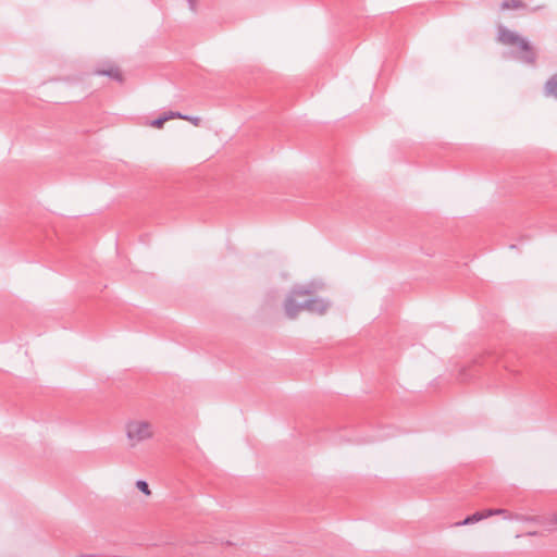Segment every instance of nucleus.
Wrapping results in <instances>:
<instances>
[{
	"label": "nucleus",
	"mask_w": 557,
	"mask_h": 557,
	"mask_svg": "<svg viewBox=\"0 0 557 557\" xmlns=\"http://www.w3.org/2000/svg\"><path fill=\"white\" fill-rule=\"evenodd\" d=\"M545 96L557 98V75L550 77L544 87Z\"/></svg>",
	"instance_id": "423d86ee"
},
{
	"label": "nucleus",
	"mask_w": 557,
	"mask_h": 557,
	"mask_svg": "<svg viewBox=\"0 0 557 557\" xmlns=\"http://www.w3.org/2000/svg\"><path fill=\"white\" fill-rule=\"evenodd\" d=\"M177 119H182V120H186V121H189L191 122L194 125H198L199 122H200V117L198 116H190V115H185V114H182L181 113V116H176Z\"/></svg>",
	"instance_id": "f8f14e48"
},
{
	"label": "nucleus",
	"mask_w": 557,
	"mask_h": 557,
	"mask_svg": "<svg viewBox=\"0 0 557 557\" xmlns=\"http://www.w3.org/2000/svg\"><path fill=\"white\" fill-rule=\"evenodd\" d=\"M187 1H188L189 9L191 11H195L196 10V0H187Z\"/></svg>",
	"instance_id": "ddd939ff"
},
{
	"label": "nucleus",
	"mask_w": 557,
	"mask_h": 557,
	"mask_svg": "<svg viewBox=\"0 0 557 557\" xmlns=\"http://www.w3.org/2000/svg\"><path fill=\"white\" fill-rule=\"evenodd\" d=\"M483 519H486L485 512L484 511L483 512L476 511L473 515L468 516L463 520L454 523L453 525L454 527L469 525V524L476 523V522H479V521H481Z\"/></svg>",
	"instance_id": "20e7f679"
},
{
	"label": "nucleus",
	"mask_w": 557,
	"mask_h": 557,
	"mask_svg": "<svg viewBox=\"0 0 557 557\" xmlns=\"http://www.w3.org/2000/svg\"><path fill=\"white\" fill-rule=\"evenodd\" d=\"M522 7H523V3L520 0H505L502 3V9L503 10L519 9V8H522Z\"/></svg>",
	"instance_id": "6e6552de"
},
{
	"label": "nucleus",
	"mask_w": 557,
	"mask_h": 557,
	"mask_svg": "<svg viewBox=\"0 0 557 557\" xmlns=\"http://www.w3.org/2000/svg\"><path fill=\"white\" fill-rule=\"evenodd\" d=\"M484 512H485L486 518L492 517V516H503V518L505 519L506 516L511 515L508 510L503 509V508L486 509Z\"/></svg>",
	"instance_id": "0eeeda50"
},
{
	"label": "nucleus",
	"mask_w": 557,
	"mask_h": 557,
	"mask_svg": "<svg viewBox=\"0 0 557 557\" xmlns=\"http://www.w3.org/2000/svg\"><path fill=\"white\" fill-rule=\"evenodd\" d=\"M154 434V425L148 420L131 419L125 423V435L129 448H136L152 440Z\"/></svg>",
	"instance_id": "f03ea898"
},
{
	"label": "nucleus",
	"mask_w": 557,
	"mask_h": 557,
	"mask_svg": "<svg viewBox=\"0 0 557 557\" xmlns=\"http://www.w3.org/2000/svg\"><path fill=\"white\" fill-rule=\"evenodd\" d=\"M498 41L505 46H516L519 50L518 58L529 64L535 62L536 55L530 42L519 34L507 29L505 26L498 27Z\"/></svg>",
	"instance_id": "7ed1b4c3"
},
{
	"label": "nucleus",
	"mask_w": 557,
	"mask_h": 557,
	"mask_svg": "<svg viewBox=\"0 0 557 557\" xmlns=\"http://www.w3.org/2000/svg\"><path fill=\"white\" fill-rule=\"evenodd\" d=\"M136 487L147 496L151 494L148 483L144 480H138L136 482Z\"/></svg>",
	"instance_id": "9b49d317"
},
{
	"label": "nucleus",
	"mask_w": 557,
	"mask_h": 557,
	"mask_svg": "<svg viewBox=\"0 0 557 557\" xmlns=\"http://www.w3.org/2000/svg\"><path fill=\"white\" fill-rule=\"evenodd\" d=\"M537 534H539V532H537V531H529V532L527 533V535H528V536H536Z\"/></svg>",
	"instance_id": "4468645a"
},
{
	"label": "nucleus",
	"mask_w": 557,
	"mask_h": 557,
	"mask_svg": "<svg viewBox=\"0 0 557 557\" xmlns=\"http://www.w3.org/2000/svg\"><path fill=\"white\" fill-rule=\"evenodd\" d=\"M505 519L506 520H516V521H521V522L534 521L533 517L519 515V513H511L510 516H506Z\"/></svg>",
	"instance_id": "1a4fd4ad"
},
{
	"label": "nucleus",
	"mask_w": 557,
	"mask_h": 557,
	"mask_svg": "<svg viewBox=\"0 0 557 557\" xmlns=\"http://www.w3.org/2000/svg\"><path fill=\"white\" fill-rule=\"evenodd\" d=\"M98 74L100 75H107L109 77H112L116 81H122V75L117 69H110L108 71H99Z\"/></svg>",
	"instance_id": "9d476101"
},
{
	"label": "nucleus",
	"mask_w": 557,
	"mask_h": 557,
	"mask_svg": "<svg viewBox=\"0 0 557 557\" xmlns=\"http://www.w3.org/2000/svg\"><path fill=\"white\" fill-rule=\"evenodd\" d=\"M175 116H181V113L170 111L168 113H164L162 116L151 121L150 126L156 127V128H161L166 121H169L171 119H175Z\"/></svg>",
	"instance_id": "39448f33"
},
{
	"label": "nucleus",
	"mask_w": 557,
	"mask_h": 557,
	"mask_svg": "<svg viewBox=\"0 0 557 557\" xmlns=\"http://www.w3.org/2000/svg\"><path fill=\"white\" fill-rule=\"evenodd\" d=\"M313 285L309 286H297L287 296L284 309L286 315L290 319H295L301 310H307L311 313L323 314L330 304L322 298H310L299 302V297L309 296L314 292Z\"/></svg>",
	"instance_id": "f257e3e1"
}]
</instances>
